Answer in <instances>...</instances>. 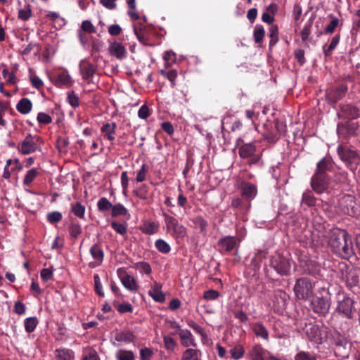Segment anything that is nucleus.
<instances>
[{
  "label": "nucleus",
  "instance_id": "35",
  "mask_svg": "<svg viewBox=\"0 0 360 360\" xmlns=\"http://www.w3.org/2000/svg\"><path fill=\"white\" fill-rule=\"evenodd\" d=\"M117 360H135V355L132 351L120 349L115 354Z\"/></svg>",
  "mask_w": 360,
  "mask_h": 360
},
{
  "label": "nucleus",
  "instance_id": "22",
  "mask_svg": "<svg viewBox=\"0 0 360 360\" xmlns=\"http://www.w3.org/2000/svg\"><path fill=\"white\" fill-rule=\"evenodd\" d=\"M252 329L257 337L261 338L266 342L269 341V331L263 323L260 322L254 323Z\"/></svg>",
  "mask_w": 360,
  "mask_h": 360
},
{
  "label": "nucleus",
  "instance_id": "18",
  "mask_svg": "<svg viewBox=\"0 0 360 360\" xmlns=\"http://www.w3.org/2000/svg\"><path fill=\"white\" fill-rule=\"evenodd\" d=\"M122 272L123 271L122 270V269H119L117 271L122 284L124 285V287L131 292L137 291L138 285L134 278L129 275L122 276L121 274Z\"/></svg>",
  "mask_w": 360,
  "mask_h": 360
},
{
  "label": "nucleus",
  "instance_id": "25",
  "mask_svg": "<svg viewBox=\"0 0 360 360\" xmlns=\"http://www.w3.org/2000/svg\"><path fill=\"white\" fill-rule=\"evenodd\" d=\"M219 247L226 252H230L234 249L237 244V240L233 236H226L219 241Z\"/></svg>",
  "mask_w": 360,
  "mask_h": 360
},
{
  "label": "nucleus",
  "instance_id": "20",
  "mask_svg": "<svg viewBox=\"0 0 360 360\" xmlns=\"http://www.w3.org/2000/svg\"><path fill=\"white\" fill-rule=\"evenodd\" d=\"M240 189L242 195L247 199H253L257 193V187L248 182H242Z\"/></svg>",
  "mask_w": 360,
  "mask_h": 360
},
{
  "label": "nucleus",
  "instance_id": "31",
  "mask_svg": "<svg viewBox=\"0 0 360 360\" xmlns=\"http://www.w3.org/2000/svg\"><path fill=\"white\" fill-rule=\"evenodd\" d=\"M316 198L312 192L309 190H306L302 196L301 205L307 207H312L316 205Z\"/></svg>",
  "mask_w": 360,
  "mask_h": 360
},
{
  "label": "nucleus",
  "instance_id": "57",
  "mask_svg": "<svg viewBox=\"0 0 360 360\" xmlns=\"http://www.w3.org/2000/svg\"><path fill=\"white\" fill-rule=\"evenodd\" d=\"M37 119L39 123L44 124H47L52 122L51 117L45 112L38 113Z\"/></svg>",
  "mask_w": 360,
  "mask_h": 360
},
{
  "label": "nucleus",
  "instance_id": "8",
  "mask_svg": "<svg viewBox=\"0 0 360 360\" xmlns=\"http://www.w3.org/2000/svg\"><path fill=\"white\" fill-rule=\"evenodd\" d=\"M40 143L41 139L38 136L28 134L18 145V149L22 154L28 155L39 150Z\"/></svg>",
  "mask_w": 360,
  "mask_h": 360
},
{
  "label": "nucleus",
  "instance_id": "19",
  "mask_svg": "<svg viewBox=\"0 0 360 360\" xmlns=\"http://www.w3.org/2000/svg\"><path fill=\"white\" fill-rule=\"evenodd\" d=\"M116 128L117 124L115 122H107L101 127V131L105 139L110 141H113L115 139Z\"/></svg>",
  "mask_w": 360,
  "mask_h": 360
},
{
  "label": "nucleus",
  "instance_id": "27",
  "mask_svg": "<svg viewBox=\"0 0 360 360\" xmlns=\"http://www.w3.org/2000/svg\"><path fill=\"white\" fill-rule=\"evenodd\" d=\"M202 352L198 349L187 348L182 352L181 360H201Z\"/></svg>",
  "mask_w": 360,
  "mask_h": 360
},
{
  "label": "nucleus",
  "instance_id": "38",
  "mask_svg": "<svg viewBox=\"0 0 360 360\" xmlns=\"http://www.w3.org/2000/svg\"><path fill=\"white\" fill-rule=\"evenodd\" d=\"M128 214L127 208L121 203L115 204L112 206V216H125Z\"/></svg>",
  "mask_w": 360,
  "mask_h": 360
},
{
  "label": "nucleus",
  "instance_id": "11",
  "mask_svg": "<svg viewBox=\"0 0 360 360\" xmlns=\"http://www.w3.org/2000/svg\"><path fill=\"white\" fill-rule=\"evenodd\" d=\"M313 311L322 316L326 315L330 308V300L323 297H316L311 302Z\"/></svg>",
  "mask_w": 360,
  "mask_h": 360
},
{
  "label": "nucleus",
  "instance_id": "23",
  "mask_svg": "<svg viewBox=\"0 0 360 360\" xmlns=\"http://www.w3.org/2000/svg\"><path fill=\"white\" fill-rule=\"evenodd\" d=\"M255 151L256 146L253 143H244L238 148V153L241 158H251Z\"/></svg>",
  "mask_w": 360,
  "mask_h": 360
},
{
  "label": "nucleus",
  "instance_id": "50",
  "mask_svg": "<svg viewBox=\"0 0 360 360\" xmlns=\"http://www.w3.org/2000/svg\"><path fill=\"white\" fill-rule=\"evenodd\" d=\"M264 34L265 32L262 27H256L253 34L255 41L257 44L260 43L264 39Z\"/></svg>",
  "mask_w": 360,
  "mask_h": 360
},
{
  "label": "nucleus",
  "instance_id": "49",
  "mask_svg": "<svg viewBox=\"0 0 360 360\" xmlns=\"http://www.w3.org/2000/svg\"><path fill=\"white\" fill-rule=\"evenodd\" d=\"M68 101L70 105L73 108H77L79 105V97L74 91L68 93Z\"/></svg>",
  "mask_w": 360,
  "mask_h": 360
},
{
  "label": "nucleus",
  "instance_id": "3",
  "mask_svg": "<svg viewBox=\"0 0 360 360\" xmlns=\"http://www.w3.org/2000/svg\"><path fill=\"white\" fill-rule=\"evenodd\" d=\"M315 283L307 277L298 278L293 288L295 296L299 300H307L314 295Z\"/></svg>",
  "mask_w": 360,
  "mask_h": 360
},
{
  "label": "nucleus",
  "instance_id": "17",
  "mask_svg": "<svg viewBox=\"0 0 360 360\" xmlns=\"http://www.w3.org/2000/svg\"><path fill=\"white\" fill-rule=\"evenodd\" d=\"M90 253L92 256L93 259L95 260L94 264L90 263V266H99L101 264L103 257H104V253L103 250L101 246V245L98 244H94L91 246L90 248Z\"/></svg>",
  "mask_w": 360,
  "mask_h": 360
},
{
  "label": "nucleus",
  "instance_id": "47",
  "mask_svg": "<svg viewBox=\"0 0 360 360\" xmlns=\"http://www.w3.org/2000/svg\"><path fill=\"white\" fill-rule=\"evenodd\" d=\"M46 218L51 224H56L61 221L63 218L62 214L58 211L51 212L47 214Z\"/></svg>",
  "mask_w": 360,
  "mask_h": 360
},
{
  "label": "nucleus",
  "instance_id": "44",
  "mask_svg": "<svg viewBox=\"0 0 360 360\" xmlns=\"http://www.w3.org/2000/svg\"><path fill=\"white\" fill-rule=\"evenodd\" d=\"M231 358L238 360L242 358L245 354V349L241 345H237L230 350Z\"/></svg>",
  "mask_w": 360,
  "mask_h": 360
},
{
  "label": "nucleus",
  "instance_id": "4",
  "mask_svg": "<svg viewBox=\"0 0 360 360\" xmlns=\"http://www.w3.org/2000/svg\"><path fill=\"white\" fill-rule=\"evenodd\" d=\"M293 262L289 255L276 252L271 258V266L280 275H288Z\"/></svg>",
  "mask_w": 360,
  "mask_h": 360
},
{
  "label": "nucleus",
  "instance_id": "33",
  "mask_svg": "<svg viewBox=\"0 0 360 360\" xmlns=\"http://www.w3.org/2000/svg\"><path fill=\"white\" fill-rule=\"evenodd\" d=\"M56 352L57 360H74V352L69 349H57Z\"/></svg>",
  "mask_w": 360,
  "mask_h": 360
},
{
  "label": "nucleus",
  "instance_id": "21",
  "mask_svg": "<svg viewBox=\"0 0 360 360\" xmlns=\"http://www.w3.org/2000/svg\"><path fill=\"white\" fill-rule=\"evenodd\" d=\"M148 294L155 302L162 303L165 300V296L162 291V285L159 283L155 282Z\"/></svg>",
  "mask_w": 360,
  "mask_h": 360
},
{
  "label": "nucleus",
  "instance_id": "24",
  "mask_svg": "<svg viewBox=\"0 0 360 360\" xmlns=\"http://www.w3.org/2000/svg\"><path fill=\"white\" fill-rule=\"evenodd\" d=\"M342 116L348 119H355L360 115L359 110L352 105H345L341 109Z\"/></svg>",
  "mask_w": 360,
  "mask_h": 360
},
{
  "label": "nucleus",
  "instance_id": "14",
  "mask_svg": "<svg viewBox=\"0 0 360 360\" xmlns=\"http://www.w3.org/2000/svg\"><path fill=\"white\" fill-rule=\"evenodd\" d=\"M108 52L111 56L118 60H122L127 56V51L124 46L117 41L111 42L108 46Z\"/></svg>",
  "mask_w": 360,
  "mask_h": 360
},
{
  "label": "nucleus",
  "instance_id": "30",
  "mask_svg": "<svg viewBox=\"0 0 360 360\" xmlns=\"http://www.w3.org/2000/svg\"><path fill=\"white\" fill-rule=\"evenodd\" d=\"M141 230L146 234L153 235L158 231L159 225L154 221H146L141 227Z\"/></svg>",
  "mask_w": 360,
  "mask_h": 360
},
{
  "label": "nucleus",
  "instance_id": "62",
  "mask_svg": "<svg viewBox=\"0 0 360 360\" xmlns=\"http://www.w3.org/2000/svg\"><path fill=\"white\" fill-rule=\"evenodd\" d=\"M117 309L120 313L124 314L127 312H132L133 307L131 304L127 302L119 304L117 307Z\"/></svg>",
  "mask_w": 360,
  "mask_h": 360
},
{
  "label": "nucleus",
  "instance_id": "40",
  "mask_svg": "<svg viewBox=\"0 0 360 360\" xmlns=\"http://www.w3.org/2000/svg\"><path fill=\"white\" fill-rule=\"evenodd\" d=\"M38 171L35 168H32L31 169L28 170L25 176L23 184L25 186H30L35 177L38 175Z\"/></svg>",
  "mask_w": 360,
  "mask_h": 360
},
{
  "label": "nucleus",
  "instance_id": "34",
  "mask_svg": "<svg viewBox=\"0 0 360 360\" xmlns=\"http://www.w3.org/2000/svg\"><path fill=\"white\" fill-rule=\"evenodd\" d=\"M340 37L339 34H335L333 37L328 46H323V53L326 57H328L331 55L333 50L336 48L337 45L340 42Z\"/></svg>",
  "mask_w": 360,
  "mask_h": 360
},
{
  "label": "nucleus",
  "instance_id": "6",
  "mask_svg": "<svg viewBox=\"0 0 360 360\" xmlns=\"http://www.w3.org/2000/svg\"><path fill=\"white\" fill-rule=\"evenodd\" d=\"M167 232L175 239H181L186 236V227L178 220L167 213H163Z\"/></svg>",
  "mask_w": 360,
  "mask_h": 360
},
{
  "label": "nucleus",
  "instance_id": "52",
  "mask_svg": "<svg viewBox=\"0 0 360 360\" xmlns=\"http://www.w3.org/2000/svg\"><path fill=\"white\" fill-rule=\"evenodd\" d=\"M148 172L147 166L143 164L140 169L137 172L136 181L138 183L143 182L146 179V176Z\"/></svg>",
  "mask_w": 360,
  "mask_h": 360
},
{
  "label": "nucleus",
  "instance_id": "2",
  "mask_svg": "<svg viewBox=\"0 0 360 360\" xmlns=\"http://www.w3.org/2000/svg\"><path fill=\"white\" fill-rule=\"evenodd\" d=\"M336 311L347 319H352L355 312L354 301L348 294L340 291L336 295Z\"/></svg>",
  "mask_w": 360,
  "mask_h": 360
},
{
  "label": "nucleus",
  "instance_id": "45",
  "mask_svg": "<svg viewBox=\"0 0 360 360\" xmlns=\"http://www.w3.org/2000/svg\"><path fill=\"white\" fill-rule=\"evenodd\" d=\"M82 233V228L78 223L72 222L69 226L70 236L73 238H77Z\"/></svg>",
  "mask_w": 360,
  "mask_h": 360
},
{
  "label": "nucleus",
  "instance_id": "48",
  "mask_svg": "<svg viewBox=\"0 0 360 360\" xmlns=\"http://www.w3.org/2000/svg\"><path fill=\"white\" fill-rule=\"evenodd\" d=\"M295 360H317L316 356L309 352L300 351L295 356Z\"/></svg>",
  "mask_w": 360,
  "mask_h": 360
},
{
  "label": "nucleus",
  "instance_id": "54",
  "mask_svg": "<svg viewBox=\"0 0 360 360\" xmlns=\"http://www.w3.org/2000/svg\"><path fill=\"white\" fill-rule=\"evenodd\" d=\"M339 24L338 18H333L330 23L326 27L324 31L326 34H332Z\"/></svg>",
  "mask_w": 360,
  "mask_h": 360
},
{
  "label": "nucleus",
  "instance_id": "39",
  "mask_svg": "<svg viewBox=\"0 0 360 360\" xmlns=\"http://www.w3.org/2000/svg\"><path fill=\"white\" fill-rule=\"evenodd\" d=\"M32 16V10L30 5H25L23 8L18 11V18L27 21Z\"/></svg>",
  "mask_w": 360,
  "mask_h": 360
},
{
  "label": "nucleus",
  "instance_id": "41",
  "mask_svg": "<svg viewBox=\"0 0 360 360\" xmlns=\"http://www.w3.org/2000/svg\"><path fill=\"white\" fill-rule=\"evenodd\" d=\"M38 323L36 317H29L25 320V329L27 333L33 332Z\"/></svg>",
  "mask_w": 360,
  "mask_h": 360
},
{
  "label": "nucleus",
  "instance_id": "60",
  "mask_svg": "<svg viewBox=\"0 0 360 360\" xmlns=\"http://www.w3.org/2000/svg\"><path fill=\"white\" fill-rule=\"evenodd\" d=\"M219 296V293L217 290H210L204 292L203 297L208 300H217Z\"/></svg>",
  "mask_w": 360,
  "mask_h": 360
},
{
  "label": "nucleus",
  "instance_id": "46",
  "mask_svg": "<svg viewBox=\"0 0 360 360\" xmlns=\"http://www.w3.org/2000/svg\"><path fill=\"white\" fill-rule=\"evenodd\" d=\"M161 75L167 77V79L170 81L172 87H174L175 84V79L177 77V72L175 70H172L168 72H166L165 70H161Z\"/></svg>",
  "mask_w": 360,
  "mask_h": 360
},
{
  "label": "nucleus",
  "instance_id": "59",
  "mask_svg": "<svg viewBox=\"0 0 360 360\" xmlns=\"http://www.w3.org/2000/svg\"><path fill=\"white\" fill-rule=\"evenodd\" d=\"M153 355V352L148 347H145L140 350V358L141 360H150Z\"/></svg>",
  "mask_w": 360,
  "mask_h": 360
},
{
  "label": "nucleus",
  "instance_id": "16",
  "mask_svg": "<svg viewBox=\"0 0 360 360\" xmlns=\"http://www.w3.org/2000/svg\"><path fill=\"white\" fill-rule=\"evenodd\" d=\"M73 83L74 81L67 70L58 73L55 79V84L59 87L68 88L72 86Z\"/></svg>",
  "mask_w": 360,
  "mask_h": 360
},
{
  "label": "nucleus",
  "instance_id": "12",
  "mask_svg": "<svg viewBox=\"0 0 360 360\" xmlns=\"http://www.w3.org/2000/svg\"><path fill=\"white\" fill-rule=\"evenodd\" d=\"M338 153L342 161L348 163L356 162L359 158L356 151L341 145L338 147Z\"/></svg>",
  "mask_w": 360,
  "mask_h": 360
},
{
  "label": "nucleus",
  "instance_id": "10",
  "mask_svg": "<svg viewBox=\"0 0 360 360\" xmlns=\"http://www.w3.org/2000/svg\"><path fill=\"white\" fill-rule=\"evenodd\" d=\"M79 73L83 80L90 82L91 78L96 72V68L94 64L89 62L86 58L82 60L79 63Z\"/></svg>",
  "mask_w": 360,
  "mask_h": 360
},
{
  "label": "nucleus",
  "instance_id": "32",
  "mask_svg": "<svg viewBox=\"0 0 360 360\" xmlns=\"http://www.w3.org/2000/svg\"><path fill=\"white\" fill-rule=\"evenodd\" d=\"M115 340L117 342L130 343L134 340V335L129 331H122L116 333Z\"/></svg>",
  "mask_w": 360,
  "mask_h": 360
},
{
  "label": "nucleus",
  "instance_id": "64",
  "mask_svg": "<svg viewBox=\"0 0 360 360\" xmlns=\"http://www.w3.org/2000/svg\"><path fill=\"white\" fill-rule=\"evenodd\" d=\"M137 269L141 273L149 274L151 271L150 265L146 262H139L137 264Z\"/></svg>",
  "mask_w": 360,
  "mask_h": 360
},
{
  "label": "nucleus",
  "instance_id": "43",
  "mask_svg": "<svg viewBox=\"0 0 360 360\" xmlns=\"http://www.w3.org/2000/svg\"><path fill=\"white\" fill-rule=\"evenodd\" d=\"M163 342L165 349L167 351L170 352H173L175 349L177 345L175 340L169 335H165L163 337Z\"/></svg>",
  "mask_w": 360,
  "mask_h": 360
},
{
  "label": "nucleus",
  "instance_id": "13",
  "mask_svg": "<svg viewBox=\"0 0 360 360\" xmlns=\"http://www.w3.org/2000/svg\"><path fill=\"white\" fill-rule=\"evenodd\" d=\"M179 336L181 344L183 347L189 348L190 347H195L197 343L192 333L188 329H179V331L174 333Z\"/></svg>",
  "mask_w": 360,
  "mask_h": 360
},
{
  "label": "nucleus",
  "instance_id": "36",
  "mask_svg": "<svg viewBox=\"0 0 360 360\" xmlns=\"http://www.w3.org/2000/svg\"><path fill=\"white\" fill-rule=\"evenodd\" d=\"M71 210L76 217L80 219L84 218L86 208L80 202L71 204Z\"/></svg>",
  "mask_w": 360,
  "mask_h": 360
},
{
  "label": "nucleus",
  "instance_id": "15",
  "mask_svg": "<svg viewBox=\"0 0 360 360\" xmlns=\"http://www.w3.org/2000/svg\"><path fill=\"white\" fill-rule=\"evenodd\" d=\"M358 124L354 122H347L346 124H338L337 127V131L339 135L350 136L354 135L357 132Z\"/></svg>",
  "mask_w": 360,
  "mask_h": 360
},
{
  "label": "nucleus",
  "instance_id": "63",
  "mask_svg": "<svg viewBox=\"0 0 360 360\" xmlns=\"http://www.w3.org/2000/svg\"><path fill=\"white\" fill-rule=\"evenodd\" d=\"M150 115L149 108L146 105H143L141 106L138 111V116L141 119H147Z\"/></svg>",
  "mask_w": 360,
  "mask_h": 360
},
{
  "label": "nucleus",
  "instance_id": "28",
  "mask_svg": "<svg viewBox=\"0 0 360 360\" xmlns=\"http://www.w3.org/2000/svg\"><path fill=\"white\" fill-rule=\"evenodd\" d=\"M266 350L260 345H255L250 351L251 360H265Z\"/></svg>",
  "mask_w": 360,
  "mask_h": 360
},
{
  "label": "nucleus",
  "instance_id": "9",
  "mask_svg": "<svg viewBox=\"0 0 360 360\" xmlns=\"http://www.w3.org/2000/svg\"><path fill=\"white\" fill-rule=\"evenodd\" d=\"M330 179L327 174H314L311 179V186L318 194H321L328 188Z\"/></svg>",
  "mask_w": 360,
  "mask_h": 360
},
{
  "label": "nucleus",
  "instance_id": "55",
  "mask_svg": "<svg viewBox=\"0 0 360 360\" xmlns=\"http://www.w3.org/2000/svg\"><path fill=\"white\" fill-rule=\"evenodd\" d=\"M112 228L120 235H124L127 233V227L125 225L118 223L116 221H112L111 223Z\"/></svg>",
  "mask_w": 360,
  "mask_h": 360
},
{
  "label": "nucleus",
  "instance_id": "56",
  "mask_svg": "<svg viewBox=\"0 0 360 360\" xmlns=\"http://www.w3.org/2000/svg\"><path fill=\"white\" fill-rule=\"evenodd\" d=\"M94 285L96 292L101 297L104 296V292L102 290V284L100 277L98 274L94 276Z\"/></svg>",
  "mask_w": 360,
  "mask_h": 360
},
{
  "label": "nucleus",
  "instance_id": "7",
  "mask_svg": "<svg viewBox=\"0 0 360 360\" xmlns=\"http://www.w3.org/2000/svg\"><path fill=\"white\" fill-rule=\"evenodd\" d=\"M341 278L345 281L347 287L352 288L356 286L359 281L360 271L354 267L347 266L345 263L340 264Z\"/></svg>",
  "mask_w": 360,
  "mask_h": 360
},
{
  "label": "nucleus",
  "instance_id": "5",
  "mask_svg": "<svg viewBox=\"0 0 360 360\" xmlns=\"http://www.w3.org/2000/svg\"><path fill=\"white\" fill-rule=\"evenodd\" d=\"M304 331L307 338L316 344H322L327 338L328 329L323 326H320L314 323L306 324Z\"/></svg>",
  "mask_w": 360,
  "mask_h": 360
},
{
  "label": "nucleus",
  "instance_id": "29",
  "mask_svg": "<svg viewBox=\"0 0 360 360\" xmlns=\"http://www.w3.org/2000/svg\"><path fill=\"white\" fill-rule=\"evenodd\" d=\"M32 108V103L29 98H23L16 105L17 110L21 114H28Z\"/></svg>",
  "mask_w": 360,
  "mask_h": 360
},
{
  "label": "nucleus",
  "instance_id": "51",
  "mask_svg": "<svg viewBox=\"0 0 360 360\" xmlns=\"http://www.w3.org/2000/svg\"><path fill=\"white\" fill-rule=\"evenodd\" d=\"M188 326L193 328L194 331L199 335H200L202 338H205L207 336L206 333H205V330L203 328L200 326L198 323H196L195 321L190 320L188 321Z\"/></svg>",
  "mask_w": 360,
  "mask_h": 360
},
{
  "label": "nucleus",
  "instance_id": "61",
  "mask_svg": "<svg viewBox=\"0 0 360 360\" xmlns=\"http://www.w3.org/2000/svg\"><path fill=\"white\" fill-rule=\"evenodd\" d=\"M163 58H164L167 65H170L176 60L175 54L172 51L165 52Z\"/></svg>",
  "mask_w": 360,
  "mask_h": 360
},
{
  "label": "nucleus",
  "instance_id": "42",
  "mask_svg": "<svg viewBox=\"0 0 360 360\" xmlns=\"http://www.w3.org/2000/svg\"><path fill=\"white\" fill-rule=\"evenodd\" d=\"M155 245L157 250L162 253H168L171 250L169 245L162 239L157 240L155 243Z\"/></svg>",
  "mask_w": 360,
  "mask_h": 360
},
{
  "label": "nucleus",
  "instance_id": "37",
  "mask_svg": "<svg viewBox=\"0 0 360 360\" xmlns=\"http://www.w3.org/2000/svg\"><path fill=\"white\" fill-rule=\"evenodd\" d=\"M112 203L105 197H103L97 202L98 210L101 212L112 210Z\"/></svg>",
  "mask_w": 360,
  "mask_h": 360
},
{
  "label": "nucleus",
  "instance_id": "26",
  "mask_svg": "<svg viewBox=\"0 0 360 360\" xmlns=\"http://www.w3.org/2000/svg\"><path fill=\"white\" fill-rule=\"evenodd\" d=\"M332 168L333 164L330 159L323 158L317 163L315 174H327V172L330 171Z\"/></svg>",
  "mask_w": 360,
  "mask_h": 360
},
{
  "label": "nucleus",
  "instance_id": "1",
  "mask_svg": "<svg viewBox=\"0 0 360 360\" xmlns=\"http://www.w3.org/2000/svg\"><path fill=\"white\" fill-rule=\"evenodd\" d=\"M328 238L329 245L339 257L349 259L354 255L352 238L345 230L333 229Z\"/></svg>",
  "mask_w": 360,
  "mask_h": 360
},
{
  "label": "nucleus",
  "instance_id": "58",
  "mask_svg": "<svg viewBox=\"0 0 360 360\" xmlns=\"http://www.w3.org/2000/svg\"><path fill=\"white\" fill-rule=\"evenodd\" d=\"M81 28L83 31L89 33H95L96 28L89 20H84L82 22Z\"/></svg>",
  "mask_w": 360,
  "mask_h": 360
},
{
  "label": "nucleus",
  "instance_id": "53",
  "mask_svg": "<svg viewBox=\"0 0 360 360\" xmlns=\"http://www.w3.org/2000/svg\"><path fill=\"white\" fill-rule=\"evenodd\" d=\"M311 23H307L302 32H301V37L303 41L307 43L309 41V35L311 34Z\"/></svg>",
  "mask_w": 360,
  "mask_h": 360
}]
</instances>
